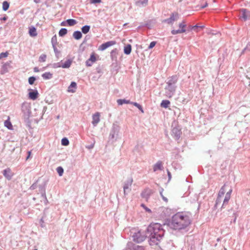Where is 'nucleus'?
Instances as JSON below:
<instances>
[{"label": "nucleus", "mask_w": 250, "mask_h": 250, "mask_svg": "<svg viewBox=\"0 0 250 250\" xmlns=\"http://www.w3.org/2000/svg\"><path fill=\"white\" fill-rule=\"evenodd\" d=\"M190 223V217L188 213L178 212L172 216L169 225L174 229H181L187 227Z\"/></svg>", "instance_id": "obj_1"}, {"label": "nucleus", "mask_w": 250, "mask_h": 250, "mask_svg": "<svg viewBox=\"0 0 250 250\" xmlns=\"http://www.w3.org/2000/svg\"><path fill=\"white\" fill-rule=\"evenodd\" d=\"M232 191V189L229 185L224 184L218 193V197L216 200V204L220 202L223 197H224L223 205L225 204H228L230 198Z\"/></svg>", "instance_id": "obj_2"}, {"label": "nucleus", "mask_w": 250, "mask_h": 250, "mask_svg": "<svg viewBox=\"0 0 250 250\" xmlns=\"http://www.w3.org/2000/svg\"><path fill=\"white\" fill-rule=\"evenodd\" d=\"M147 235H155L159 237H163L164 235V230L162 226L159 223L150 224L147 228Z\"/></svg>", "instance_id": "obj_3"}, {"label": "nucleus", "mask_w": 250, "mask_h": 250, "mask_svg": "<svg viewBox=\"0 0 250 250\" xmlns=\"http://www.w3.org/2000/svg\"><path fill=\"white\" fill-rule=\"evenodd\" d=\"M133 240L137 243H140L144 241L148 235L147 231H142L141 230H137L135 229H132L131 230Z\"/></svg>", "instance_id": "obj_4"}, {"label": "nucleus", "mask_w": 250, "mask_h": 250, "mask_svg": "<svg viewBox=\"0 0 250 250\" xmlns=\"http://www.w3.org/2000/svg\"><path fill=\"white\" fill-rule=\"evenodd\" d=\"M179 29L177 30L173 29L171 31L172 35H176L186 32L187 24L185 21H183L178 24Z\"/></svg>", "instance_id": "obj_5"}, {"label": "nucleus", "mask_w": 250, "mask_h": 250, "mask_svg": "<svg viewBox=\"0 0 250 250\" xmlns=\"http://www.w3.org/2000/svg\"><path fill=\"white\" fill-rule=\"evenodd\" d=\"M99 56L95 52H92L90 58L85 62V64L87 66H91L99 59Z\"/></svg>", "instance_id": "obj_6"}, {"label": "nucleus", "mask_w": 250, "mask_h": 250, "mask_svg": "<svg viewBox=\"0 0 250 250\" xmlns=\"http://www.w3.org/2000/svg\"><path fill=\"white\" fill-rule=\"evenodd\" d=\"M147 237L150 238L149 243L151 246L158 245L162 239V237H159L155 235H150L148 234Z\"/></svg>", "instance_id": "obj_7"}, {"label": "nucleus", "mask_w": 250, "mask_h": 250, "mask_svg": "<svg viewBox=\"0 0 250 250\" xmlns=\"http://www.w3.org/2000/svg\"><path fill=\"white\" fill-rule=\"evenodd\" d=\"M116 42L114 41L107 42L101 44L99 47V50L103 51L106 49L107 48L116 44Z\"/></svg>", "instance_id": "obj_8"}, {"label": "nucleus", "mask_w": 250, "mask_h": 250, "mask_svg": "<svg viewBox=\"0 0 250 250\" xmlns=\"http://www.w3.org/2000/svg\"><path fill=\"white\" fill-rule=\"evenodd\" d=\"M11 62H12L11 61H9L8 62L4 63V64H3V65L1 66V71H0V73L1 74H4L8 71V68L11 67Z\"/></svg>", "instance_id": "obj_9"}, {"label": "nucleus", "mask_w": 250, "mask_h": 250, "mask_svg": "<svg viewBox=\"0 0 250 250\" xmlns=\"http://www.w3.org/2000/svg\"><path fill=\"white\" fill-rule=\"evenodd\" d=\"M2 173L5 178L8 180H11L14 175V173L12 172L11 169L10 168H7L3 170Z\"/></svg>", "instance_id": "obj_10"}, {"label": "nucleus", "mask_w": 250, "mask_h": 250, "mask_svg": "<svg viewBox=\"0 0 250 250\" xmlns=\"http://www.w3.org/2000/svg\"><path fill=\"white\" fill-rule=\"evenodd\" d=\"M100 113L98 112L93 115L92 124L94 126H96L99 123L100 121Z\"/></svg>", "instance_id": "obj_11"}, {"label": "nucleus", "mask_w": 250, "mask_h": 250, "mask_svg": "<svg viewBox=\"0 0 250 250\" xmlns=\"http://www.w3.org/2000/svg\"><path fill=\"white\" fill-rule=\"evenodd\" d=\"M178 18V14L177 13H172L170 17L165 20V21L167 22L168 24H171L175 21L177 20Z\"/></svg>", "instance_id": "obj_12"}, {"label": "nucleus", "mask_w": 250, "mask_h": 250, "mask_svg": "<svg viewBox=\"0 0 250 250\" xmlns=\"http://www.w3.org/2000/svg\"><path fill=\"white\" fill-rule=\"evenodd\" d=\"M250 17L249 12L245 9H243L241 10L240 17L244 20L246 21L248 18Z\"/></svg>", "instance_id": "obj_13"}, {"label": "nucleus", "mask_w": 250, "mask_h": 250, "mask_svg": "<svg viewBox=\"0 0 250 250\" xmlns=\"http://www.w3.org/2000/svg\"><path fill=\"white\" fill-rule=\"evenodd\" d=\"M31 90V91L28 93L29 98L32 100H35L37 99L38 98V95H39V93H38V91L36 90Z\"/></svg>", "instance_id": "obj_14"}, {"label": "nucleus", "mask_w": 250, "mask_h": 250, "mask_svg": "<svg viewBox=\"0 0 250 250\" xmlns=\"http://www.w3.org/2000/svg\"><path fill=\"white\" fill-rule=\"evenodd\" d=\"M163 169V163L161 161L158 162L153 167L154 171L158 170H162Z\"/></svg>", "instance_id": "obj_15"}, {"label": "nucleus", "mask_w": 250, "mask_h": 250, "mask_svg": "<svg viewBox=\"0 0 250 250\" xmlns=\"http://www.w3.org/2000/svg\"><path fill=\"white\" fill-rule=\"evenodd\" d=\"M177 81V78L176 76H173L171 77L167 83L169 86L173 84H175Z\"/></svg>", "instance_id": "obj_16"}, {"label": "nucleus", "mask_w": 250, "mask_h": 250, "mask_svg": "<svg viewBox=\"0 0 250 250\" xmlns=\"http://www.w3.org/2000/svg\"><path fill=\"white\" fill-rule=\"evenodd\" d=\"M77 87V84L75 82H72L68 87V91L74 93L75 92V89Z\"/></svg>", "instance_id": "obj_17"}, {"label": "nucleus", "mask_w": 250, "mask_h": 250, "mask_svg": "<svg viewBox=\"0 0 250 250\" xmlns=\"http://www.w3.org/2000/svg\"><path fill=\"white\" fill-rule=\"evenodd\" d=\"M29 34L31 37H36L37 35L36 28L33 26L30 27L29 30Z\"/></svg>", "instance_id": "obj_18"}, {"label": "nucleus", "mask_w": 250, "mask_h": 250, "mask_svg": "<svg viewBox=\"0 0 250 250\" xmlns=\"http://www.w3.org/2000/svg\"><path fill=\"white\" fill-rule=\"evenodd\" d=\"M53 74L50 72H45L42 74V77L44 80L50 79L52 78Z\"/></svg>", "instance_id": "obj_19"}, {"label": "nucleus", "mask_w": 250, "mask_h": 250, "mask_svg": "<svg viewBox=\"0 0 250 250\" xmlns=\"http://www.w3.org/2000/svg\"><path fill=\"white\" fill-rule=\"evenodd\" d=\"M4 126L6 127L7 128H8L10 130L13 129V125L10 121L9 117L8 118V120H6L4 122Z\"/></svg>", "instance_id": "obj_20"}, {"label": "nucleus", "mask_w": 250, "mask_h": 250, "mask_svg": "<svg viewBox=\"0 0 250 250\" xmlns=\"http://www.w3.org/2000/svg\"><path fill=\"white\" fill-rule=\"evenodd\" d=\"M73 37L76 40H79L82 38V34L80 31H75L73 34Z\"/></svg>", "instance_id": "obj_21"}, {"label": "nucleus", "mask_w": 250, "mask_h": 250, "mask_svg": "<svg viewBox=\"0 0 250 250\" xmlns=\"http://www.w3.org/2000/svg\"><path fill=\"white\" fill-rule=\"evenodd\" d=\"M131 46L130 44H127L124 47V53L128 55L131 53Z\"/></svg>", "instance_id": "obj_22"}, {"label": "nucleus", "mask_w": 250, "mask_h": 250, "mask_svg": "<svg viewBox=\"0 0 250 250\" xmlns=\"http://www.w3.org/2000/svg\"><path fill=\"white\" fill-rule=\"evenodd\" d=\"M148 2V0H139L136 2V5L141 6L146 5Z\"/></svg>", "instance_id": "obj_23"}, {"label": "nucleus", "mask_w": 250, "mask_h": 250, "mask_svg": "<svg viewBox=\"0 0 250 250\" xmlns=\"http://www.w3.org/2000/svg\"><path fill=\"white\" fill-rule=\"evenodd\" d=\"M170 103L168 100H163L161 103V106L164 108H167L170 104Z\"/></svg>", "instance_id": "obj_24"}, {"label": "nucleus", "mask_w": 250, "mask_h": 250, "mask_svg": "<svg viewBox=\"0 0 250 250\" xmlns=\"http://www.w3.org/2000/svg\"><path fill=\"white\" fill-rule=\"evenodd\" d=\"M119 105H122L124 104H131V103L129 100H126L125 99H119L117 101Z\"/></svg>", "instance_id": "obj_25"}, {"label": "nucleus", "mask_w": 250, "mask_h": 250, "mask_svg": "<svg viewBox=\"0 0 250 250\" xmlns=\"http://www.w3.org/2000/svg\"><path fill=\"white\" fill-rule=\"evenodd\" d=\"M71 62L70 60H67L62 64V67L64 68H69L71 64Z\"/></svg>", "instance_id": "obj_26"}, {"label": "nucleus", "mask_w": 250, "mask_h": 250, "mask_svg": "<svg viewBox=\"0 0 250 250\" xmlns=\"http://www.w3.org/2000/svg\"><path fill=\"white\" fill-rule=\"evenodd\" d=\"M9 7V3L6 1H4L2 3V9L4 11H7Z\"/></svg>", "instance_id": "obj_27"}, {"label": "nucleus", "mask_w": 250, "mask_h": 250, "mask_svg": "<svg viewBox=\"0 0 250 250\" xmlns=\"http://www.w3.org/2000/svg\"><path fill=\"white\" fill-rule=\"evenodd\" d=\"M66 22L69 26H73L77 23L76 21L73 19H68L66 21Z\"/></svg>", "instance_id": "obj_28"}, {"label": "nucleus", "mask_w": 250, "mask_h": 250, "mask_svg": "<svg viewBox=\"0 0 250 250\" xmlns=\"http://www.w3.org/2000/svg\"><path fill=\"white\" fill-rule=\"evenodd\" d=\"M89 29L90 26L88 25H85L82 28V31L84 34L87 33L89 31Z\"/></svg>", "instance_id": "obj_29"}, {"label": "nucleus", "mask_w": 250, "mask_h": 250, "mask_svg": "<svg viewBox=\"0 0 250 250\" xmlns=\"http://www.w3.org/2000/svg\"><path fill=\"white\" fill-rule=\"evenodd\" d=\"M67 31L65 28H62L59 32L60 36H63L67 34Z\"/></svg>", "instance_id": "obj_30"}, {"label": "nucleus", "mask_w": 250, "mask_h": 250, "mask_svg": "<svg viewBox=\"0 0 250 250\" xmlns=\"http://www.w3.org/2000/svg\"><path fill=\"white\" fill-rule=\"evenodd\" d=\"M46 55L45 54H42L39 57V61L40 62H44L46 61Z\"/></svg>", "instance_id": "obj_31"}, {"label": "nucleus", "mask_w": 250, "mask_h": 250, "mask_svg": "<svg viewBox=\"0 0 250 250\" xmlns=\"http://www.w3.org/2000/svg\"><path fill=\"white\" fill-rule=\"evenodd\" d=\"M62 145L63 146H67L69 144V141L68 140V139L67 138H63L62 140Z\"/></svg>", "instance_id": "obj_32"}, {"label": "nucleus", "mask_w": 250, "mask_h": 250, "mask_svg": "<svg viewBox=\"0 0 250 250\" xmlns=\"http://www.w3.org/2000/svg\"><path fill=\"white\" fill-rule=\"evenodd\" d=\"M57 171L60 176H62L63 172V169L62 167H59L57 168Z\"/></svg>", "instance_id": "obj_33"}, {"label": "nucleus", "mask_w": 250, "mask_h": 250, "mask_svg": "<svg viewBox=\"0 0 250 250\" xmlns=\"http://www.w3.org/2000/svg\"><path fill=\"white\" fill-rule=\"evenodd\" d=\"M131 104H133L134 106L139 108L142 112H144L142 107L141 105H140L137 103H131Z\"/></svg>", "instance_id": "obj_34"}, {"label": "nucleus", "mask_w": 250, "mask_h": 250, "mask_svg": "<svg viewBox=\"0 0 250 250\" xmlns=\"http://www.w3.org/2000/svg\"><path fill=\"white\" fill-rule=\"evenodd\" d=\"M36 80V78L34 77H30L28 79V82L30 84H33Z\"/></svg>", "instance_id": "obj_35"}, {"label": "nucleus", "mask_w": 250, "mask_h": 250, "mask_svg": "<svg viewBox=\"0 0 250 250\" xmlns=\"http://www.w3.org/2000/svg\"><path fill=\"white\" fill-rule=\"evenodd\" d=\"M203 28L204 27V26H198V25H194V26H191V25H190L188 26V31H190L191 30H193V29H194V28Z\"/></svg>", "instance_id": "obj_36"}, {"label": "nucleus", "mask_w": 250, "mask_h": 250, "mask_svg": "<svg viewBox=\"0 0 250 250\" xmlns=\"http://www.w3.org/2000/svg\"><path fill=\"white\" fill-rule=\"evenodd\" d=\"M8 53L7 52H2L0 54V60L3 58H6L8 56Z\"/></svg>", "instance_id": "obj_37"}, {"label": "nucleus", "mask_w": 250, "mask_h": 250, "mask_svg": "<svg viewBox=\"0 0 250 250\" xmlns=\"http://www.w3.org/2000/svg\"><path fill=\"white\" fill-rule=\"evenodd\" d=\"M141 207H142L146 210V211H147L149 213L151 212V210L149 208H148L147 207H146L144 204H142L141 205Z\"/></svg>", "instance_id": "obj_38"}, {"label": "nucleus", "mask_w": 250, "mask_h": 250, "mask_svg": "<svg viewBox=\"0 0 250 250\" xmlns=\"http://www.w3.org/2000/svg\"><path fill=\"white\" fill-rule=\"evenodd\" d=\"M156 42H150L149 46H148V48L149 49H151L153 47L155 46V45H156Z\"/></svg>", "instance_id": "obj_39"}, {"label": "nucleus", "mask_w": 250, "mask_h": 250, "mask_svg": "<svg viewBox=\"0 0 250 250\" xmlns=\"http://www.w3.org/2000/svg\"><path fill=\"white\" fill-rule=\"evenodd\" d=\"M101 2V0H91V3H100Z\"/></svg>", "instance_id": "obj_40"}, {"label": "nucleus", "mask_w": 250, "mask_h": 250, "mask_svg": "<svg viewBox=\"0 0 250 250\" xmlns=\"http://www.w3.org/2000/svg\"><path fill=\"white\" fill-rule=\"evenodd\" d=\"M31 154V151H28V156L26 159V160H28V159H29L30 158Z\"/></svg>", "instance_id": "obj_41"}, {"label": "nucleus", "mask_w": 250, "mask_h": 250, "mask_svg": "<svg viewBox=\"0 0 250 250\" xmlns=\"http://www.w3.org/2000/svg\"><path fill=\"white\" fill-rule=\"evenodd\" d=\"M34 71L35 72H39V69L37 67H35L34 68Z\"/></svg>", "instance_id": "obj_42"}, {"label": "nucleus", "mask_w": 250, "mask_h": 250, "mask_svg": "<svg viewBox=\"0 0 250 250\" xmlns=\"http://www.w3.org/2000/svg\"><path fill=\"white\" fill-rule=\"evenodd\" d=\"M167 174H168L169 178L170 179L171 177V175L170 172L168 170H167Z\"/></svg>", "instance_id": "obj_43"}, {"label": "nucleus", "mask_w": 250, "mask_h": 250, "mask_svg": "<svg viewBox=\"0 0 250 250\" xmlns=\"http://www.w3.org/2000/svg\"><path fill=\"white\" fill-rule=\"evenodd\" d=\"M127 188H128V187H127V186H125V187H124V193H125V190H126V189H127Z\"/></svg>", "instance_id": "obj_44"}, {"label": "nucleus", "mask_w": 250, "mask_h": 250, "mask_svg": "<svg viewBox=\"0 0 250 250\" xmlns=\"http://www.w3.org/2000/svg\"><path fill=\"white\" fill-rule=\"evenodd\" d=\"M193 30L195 31L196 32H198L199 31L198 30V28H194V29H193Z\"/></svg>", "instance_id": "obj_45"}, {"label": "nucleus", "mask_w": 250, "mask_h": 250, "mask_svg": "<svg viewBox=\"0 0 250 250\" xmlns=\"http://www.w3.org/2000/svg\"><path fill=\"white\" fill-rule=\"evenodd\" d=\"M207 5H208V3H207V2H206V4H205V5L202 6V8H205V7H206V6H207Z\"/></svg>", "instance_id": "obj_46"}, {"label": "nucleus", "mask_w": 250, "mask_h": 250, "mask_svg": "<svg viewBox=\"0 0 250 250\" xmlns=\"http://www.w3.org/2000/svg\"><path fill=\"white\" fill-rule=\"evenodd\" d=\"M163 199L164 201H165L166 202H167V199L165 198V197L163 196Z\"/></svg>", "instance_id": "obj_47"}, {"label": "nucleus", "mask_w": 250, "mask_h": 250, "mask_svg": "<svg viewBox=\"0 0 250 250\" xmlns=\"http://www.w3.org/2000/svg\"><path fill=\"white\" fill-rule=\"evenodd\" d=\"M2 20L3 21H6L7 20V17H4L2 18Z\"/></svg>", "instance_id": "obj_48"}, {"label": "nucleus", "mask_w": 250, "mask_h": 250, "mask_svg": "<svg viewBox=\"0 0 250 250\" xmlns=\"http://www.w3.org/2000/svg\"><path fill=\"white\" fill-rule=\"evenodd\" d=\"M249 45L250 46V43L249 44Z\"/></svg>", "instance_id": "obj_49"}, {"label": "nucleus", "mask_w": 250, "mask_h": 250, "mask_svg": "<svg viewBox=\"0 0 250 250\" xmlns=\"http://www.w3.org/2000/svg\"><path fill=\"white\" fill-rule=\"evenodd\" d=\"M34 250H38L37 249H35Z\"/></svg>", "instance_id": "obj_50"}]
</instances>
